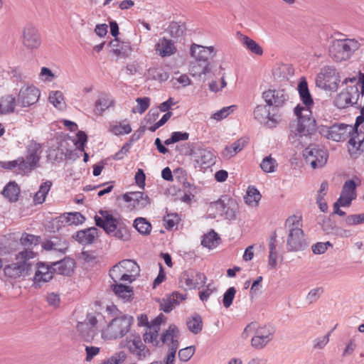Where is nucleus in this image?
I'll use <instances>...</instances> for the list:
<instances>
[{"label": "nucleus", "mask_w": 364, "mask_h": 364, "mask_svg": "<svg viewBox=\"0 0 364 364\" xmlns=\"http://www.w3.org/2000/svg\"><path fill=\"white\" fill-rule=\"evenodd\" d=\"M112 100H110L107 95H102L95 102V109L101 114L105 109L112 106Z\"/></svg>", "instance_id": "8fccbe9b"}, {"label": "nucleus", "mask_w": 364, "mask_h": 364, "mask_svg": "<svg viewBox=\"0 0 364 364\" xmlns=\"http://www.w3.org/2000/svg\"><path fill=\"white\" fill-rule=\"evenodd\" d=\"M134 226L140 234L144 235H149L151 230V223L144 218H136L134 221Z\"/></svg>", "instance_id": "a18cd8bd"}, {"label": "nucleus", "mask_w": 364, "mask_h": 364, "mask_svg": "<svg viewBox=\"0 0 364 364\" xmlns=\"http://www.w3.org/2000/svg\"><path fill=\"white\" fill-rule=\"evenodd\" d=\"M112 289L114 293L124 301H129L134 294L132 288L117 282L112 285Z\"/></svg>", "instance_id": "2f4dec72"}, {"label": "nucleus", "mask_w": 364, "mask_h": 364, "mask_svg": "<svg viewBox=\"0 0 364 364\" xmlns=\"http://www.w3.org/2000/svg\"><path fill=\"white\" fill-rule=\"evenodd\" d=\"M303 156L307 164H310L313 168H321L327 162L328 154L323 147L310 144L303 151Z\"/></svg>", "instance_id": "9b49d317"}, {"label": "nucleus", "mask_w": 364, "mask_h": 364, "mask_svg": "<svg viewBox=\"0 0 364 364\" xmlns=\"http://www.w3.org/2000/svg\"><path fill=\"white\" fill-rule=\"evenodd\" d=\"M75 260L73 259L65 257L58 262H52L54 273L69 276L75 267Z\"/></svg>", "instance_id": "bb28decb"}, {"label": "nucleus", "mask_w": 364, "mask_h": 364, "mask_svg": "<svg viewBox=\"0 0 364 364\" xmlns=\"http://www.w3.org/2000/svg\"><path fill=\"white\" fill-rule=\"evenodd\" d=\"M77 328L81 338L87 342L92 341L96 334L95 329L90 328L86 323H79Z\"/></svg>", "instance_id": "58836bf2"}, {"label": "nucleus", "mask_w": 364, "mask_h": 364, "mask_svg": "<svg viewBox=\"0 0 364 364\" xmlns=\"http://www.w3.org/2000/svg\"><path fill=\"white\" fill-rule=\"evenodd\" d=\"M188 328L194 334L199 333L203 328V321L201 316L198 314H194L186 322Z\"/></svg>", "instance_id": "79ce46f5"}, {"label": "nucleus", "mask_w": 364, "mask_h": 364, "mask_svg": "<svg viewBox=\"0 0 364 364\" xmlns=\"http://www.w3.org/2000/svg\"><path fill=\"white\" fill-rule=\"evenodd\" d=\"M186 299V294H181L178 292H173L172 294L167 296L163 299L161 303V309L166 313H168L173 310V309L178 305L180 301H183Z\"/></svg>", "instance_id": "cd10ccee"}, {"label": "nucleus", "mask_w": 364, "mask_h": 364, "mask_svg": "<svg viewBox=\"0 0 364 364\" xmlns=\"http://www.w3.org/2000/svg\"><path fill=\"white\" fill-rule=\"evenodd\" d=\"M119 263V267L122 268V272L128 274V282H132L139 274V267L136 262L132 259H124Z\"/></svg>", "instance_id": "c756f323"}, {"label": "nucleus", "mask_w": 364, "mask_h": 364, "mask_svg": "<svg viewBox=\"0 0 364 364\" xmlns=\"http://www.w3.org/2000/svg\"><path fill=\"white\" fill-rule=\"evenodd\" d=\"M51 186L52 182L50 181H47L41 184L38 191L35 193L33 198L35 205L44 203Z\"/></svg>", "instance_id": "e433bc0d"}, {"label": "nucleus", "mask_w": 364, "mask_h": 364, "mask_svg": "<svg viewBox=\"0 0 364 364\" xmlns=\"http://www.w3.org/2000/svg\"><path fill=\"white\" fill-rule=\"evenodd\" d=\"M109 131L115 135H124L132 132L129 123L124 120L123 122H114L110 124Z\"/></svg>", "instance_id": "c9c22d12"}, {"label": "nucleus", "mask_w": 364, "mask_h": 364, "mask_svg": "<svg viewBox=\"0 0 364 364\" xmlns=\"http://www.w3.org/2000/svg\"><path fill=\"white\" fill-rule=\"evenodd\" d=\"M190 154L200 168H208L215 164L213 153L206 149L202 143L192 144L190 148Z\"/></svg>", "instance_id": "f8f14e48"}, {"label": "nucleus", "mask_w": 364, "mask_h": 364, "mask_svg": "<svg viewBox=\"0 0 364 364\" xmlns=\"http://www.w3.org/2000/svg\"><path fill=\"white\" fill-rule=\"evenodd\" d=\"M217 213L223 216L225 219L232 220L236 218V213L238 210L237 203L232 199L225 200L220 199L213 204Z\"/></svg>", "instance_id": "dca6fc26"}, {"label": "nucleus", "mask_w": 364, "mask_h": 364, "mask_svg": "<svg viewBox=\"0 0 364 364\" xmlns=\"http://www.w3.org/2000/svg\"><path fill=\"white\" fill-rule=\"evenodd\" d=\"M98 237V230L95 227L79 230L73 236L76 241L83 245L92 244Z\"/></svg>", "instance_id": "393cba45"}, {"label": "nucleus", "mask_w": 364, "mask_h": 364, "mask_svg": "<svg viewBox=\"0 0 364 364\" xmlns=\"http://www.w3.org/2000/svg\"><path fill=\"white\" fill-rule=\"evenodd\" d=\"M357 186L358 185L355 183V182L352 179H349L345 181L341 190L340 197L338 198L339 203L341 201H343V205H350L352 201L357 197Z\"/></svg>", "instance_id": "5701e85b"}, {"label": "nucleus", "mask_w": 364, "mask_h": 364, "mask_svg": "<svg viewBox=\"0 0 364 364\" xmlns=\"http://www.w3.org/2000/svg\"><path fill=\"white\" fill-rule=\"evenodd\" d=\"M235 107L236 106L235 105L225 107L222 108L220 110L215 112L212 115V118L217 121L222 120L226 118L230 113H232L235 110Z\"/></svg>", "instance_id": "4d7b16f0"}, {"label": "nucleus", "mask_w": 364, "mask_h": 364, "mask_svg": "<svg viewBox=\"0 0 364 364\" xmlns=\"http://www.w3.org/2000/svg\"><path fill=\"white\" fill-rule=\"evenodd\" d=\"M220 240V238L218 235L215 231L212 230L208 234L204 235L201 241V245L203 247L213 249L219 244Z\"/></svg>", "instance_id": "c03bdc74"}, {"label": "nucleus", "mask_w": 364, "mask_h": 364, "mask_svg": "<svg viewBox=\"0 0 364 364\" xmlns=\"http://www.w3.org/2000/svg\"><path fill=\"white\" fill-rule=\"evenodd\" d=\"M261 194L259 191L254 186H249L245 197V203L252 207L258 205L261 199Z\"/></svg>", "instance_id": "a19ab883"}, {"label": "nucleus", "mask_w": 364, "mask_h": 364, "mask_svg": "<svg viewBox=\"0 0 364 364\" xmlns=\"http://www.w3.org/2000/svg\"><path fill=\"white\" fill-rule=\"evenodd\" d=\"M50 102L56 108L61 109L63 108L65 102L63 95L60 91H51L49 94Z\"/></svg>", "instance_id": "09e8293b"}, {"label": "nucleus", "mask_w": 364, "mask_h": 364, "mask_svg": "<svg viewBox=\"0 0 364 364\" xmlns=\"http://www.w3.org/2000/svg\"><path fill=\"white\" fill-rule=\"evenodd\" d=\"M155 50L163 58L171 56L175 54L177 50L174 42L166 37L159 39V42L155 45Z\"/></svg>", "instance_id": "a878e982"}, {"label": "nucleus", "mask_w": 364, "mask_h": 364, "mask_svg": "<svg viewBox=\"0 0 364 364\" xmlns=\"http://www.w3.org/2000/svg\"><path fill=\"white\" fill-rule=\"evenodd\" d=\"M41 146L35 141H31L27 147L26 159L18 157L16 160L2 162V167L9 170H14L19 174H27L37 167L40 161Z\"/></svg>", "instance_id": "20e7f679"}, {"label": "nucleus", "mask_w": 364, "mask_h": 364, "mask_svg": "<svg viewBox=\"0 0 364 364\" xmlns=\"http://www.w3.org/2000/svg\"><path fill=\"white\" fill-rule=\"evenodd\" d=\"M100 215L95 216V224L102 228L105 232L112 237L121 240H128L129 234L128 229L119 218L114 217L109 211L100 210Z\"/></svg>", "instance_id": "39448f33"}, {"label": "nucleus", "mask_w": 364, "mask_h": 364, "mask_svg": "<svg viewBox=\"0 0 364 364\" xmlns=\"http://www.w3.org/2000/svg\"><path fill=\"white\" fill-rule=\"evenodd\" d=\"M109 276L114 283H117L118 281L127 282L129 279L128 274H126L122 272V268L119 267V263L113 266L109 270Z\"/></svg>", "instance_id": "de8ad7c7"}, {"label": "nucleus", "mask_w": 364, "mask_h": 364, "mask_svg": "<svg viewBox=\"0 0 364 364\" xmlns=\"http://www.w3.org/2000/svg\"><path fill=\"white\" fill-rule=\"evenodd\" d=\"M16 100L15 97L13 95H6L1 99V104L3 105L4 109L6 114L11 113L14 111Z\"/></svg>", "instance_id": "603ef678"}, {"label": "nucleus", "mask_w": 364, "mask_h": 364, "mask_svg": "<svg viewBox=\"0 0 364 364\" xmlns=\"http://www.w3.org/2000/svg\"><path fill=\"white\" fill-rule=\"evenodd\" d=\"M193 274V270H187L182 272L179 277L180 287L189 289L197 288V282H194Z\"/></svg>", "instance_id": "473e14b6"}, {"label": "nucleus", "mask_w": 364, "mask_h": 364, "mask_svg": "<svg viewBox=\"0 0 364 364\" xmlns=\"http://www.w3.org/2000/svg\"><path fill=\"white\" fill-rule=\"evenodd\" d=\"M259 166L264 173H273L276 171L278 164L276 159L269 155L262 159Z\"/></svg>", "instance_id": "49530a36"}, {"label": "nucleus", "mask_w": 364, "mask_h": 364, "mask_svg": "<svg viewBox=\"0 0 364 364\" xmlns=\"http://www.w3.org/2000/svg\"><path fill=\"white\" fill-rule=\"evenodd\" d=\"M123 199L127 203L132 202L131 205L136 210L144 209L151 203L148 195L141 191L127 193L123 195Z\"/></svg>", "instance_id": "6ab92c4d"}, {"label": "nucleus", "mask_w": 364, "mask_h": 364, "mask_svg": "<svg viewBox=\"0 0 364 364\" xmlns=\"http://www.w3.org/2000/svg\"><path fill=\"white\" fill-rule=\"evenodd\" d=\"M132 52V49L129 45L122 43L119 48H114V53L116 55L127 58L129 55Z\"/></svg>", "instance_id": "0e129e2a"}, {"label": "nucleus", "mask_w": 364, "mask_h": 364, "mask_svg": "<svg viewBox=\"0 0 364 364\" xmlns=\"http://www.w3.org/2000/svg\"><path fill=\"white\" fill-rule=\"evenodd\" d=\"M40 97L39 90L33 85H25L18 92V103L23 107L36 103Z\"/></svg>", "instance_id": "f3484780"}, {"label": "nucleus", "mask_w": 364, "mask_h": 364, "mask_svg": "<svg viewBox=\"0 0 364 364\" xmlns=\"http://www.w3.org/2000/svg\"><path fill=\"white\" fill-rule=\"evenodd\" d=\"M21 41L23 46L31 50L38 48L41 44L40 33L33 25H27L23 28Z\"/></svg>", "instance_id": "2eb2a0df"}, {"label": "nucleus", "mask_w": 364, "mask_h": 364, "mask_svg": "<svg viewBox=\"0 0 364 364\" xmlns=\"http://www.w3.org/2000/svg\"><path fill=\"white\" fill-rule=\"evenodd\" d=\"M328 246H332L330 242H317L312 245L311 249L314 254H323L328 248Z\"/></svg>", "instance_id": "338daca9"}, {"label": "nucleus", "mask_w": 364, "mask_h": 364, "mask_svg": "<svg viewBox=\"0 0 364 364\" xmlns=\"http://www.w3.org/2000/svg\"><path fill=\"white\" fill-rule=\"evenodd\" d=\"M359 79L357 80L355 77H351V78H346L345 80H344V83H346V85L350 82L351 83V85H357V87H358V86H360V93L361 94V97H363L364 95V73H359Z\"/></svg>", "instance_id": "052dcab7"}, {"label": "nucleus", "mask_w": 364, "mask_h": 364, "mask_svg": "<svg viewBox=\"0 0 364 364\" xmlns=\"http://www.w3.org/2000/svg\"><path fill=\"white\" fill-rule=\"evenodd\" d=\"M41 242V237L24 232L20 238L21 244L26 247L24 250H32V248L38 245Z\"/></svg>", "instance_id": "4c0bfd02"}, {"label": "nucleus", "mask_w": 364, "mask_h": 364, "mask_svg": "<svg viewBox=\"0 0 364 364\" xmlns=\"http://www.w3.org/2000/svg\"><path fill=\"white\" fill-rule=\"evenodd\" d=\"M254 117L260 123H264L267 127L272 128L277 124L274 114H271L269 108L266 105H258L254 110Z\"/></svg>", "instance_id": "412c9836"}, {"label": "nucleus", "mask_w": 364, "mask_h": 364, "mask_svg": "<svg viewBox=\"0 0 364 364\" xmlns=\"http://www.w3.org/2000/svg\"><path fill=\"white\" fill-rule=\"evenodd\" d=\"M164 316L162 314L158 316L151 324L147 327V330L143 335L145 343H151L154 346L159 347L166 345L169 348L177 350L179 346V331L176 326L170 325L168 328L164 331L160 337L159 331Z\"/></svg>", "instance_id": "f03ea898"}, {"label": "nucleus", "mask_w": 364, "mask_h": 364, "mask_svg": "<svg viewBox=\"0 0 364 364\" xmlns=\"http://www.w3.org/2000/svg\"><path fill=\"white\" fill-rule=\"evenodd\" d=\"M195 353V347L193 346L179 350L178 356L181 362H188Z\"/></svg>", "instance_id": "6e6d98bb"}, {"label": "nucleus", "mask_w": 364, "mask_h": 364, "mask_svg": "<svg viewBox=\"0 0 364 364\" xmlns=\"http://www.w3.org/2000/svg\"><path fill=\"white\" fill-rule=\"evenodd\" d=\"M210 72V63H203L198 60H195L191 62L189 73L193 76L200 77L201 75H206Z\"/></svg>", "instance_id": "72a5a7b5"}, {"label": "nucleus", "mask_w": 364, "mask_h": 364, "mask_svg": "<svg viewBox=\"0 0 364 364\" xmlns=\"http://www.w3.org/2000/svg\"><path fill=\"white\" fill-rule=\"evenodd\" d=\"M186 26L183 22L172 21L167 28V32L175 39H181L186 32Z\"/></svg>", "instance_id": "7c9ffc66"}, {"label": "nucleus", "mask_w": 364, "mask_h": 364, "mask_svg": "<svg viewBox=\"0 0 364 364\" xmlns=\"http://www.w3.org/2000/svg\"><path fill=\"white\" fill-rule=\"evenodd\" d=\"M133 321L134 318L128 315L113 318L105 332L106 337L109 339L122 338L129 332Z\"/></svg>", "instance_id": "9d476101"}, {"label": "nucleus", "mask_w": 364, "mask_h": 364, "mask_svg": "<svg viewBox=\"0 0 364 364\" xmlns=\"http://www.w3.org/2000/svg\"><path fill=\"white\" fill-rule=\"evenodd\" d=\"M262 97L269 106L281 107L288 100V95L284 90H269L263 92Z\"/></svg>", "instance_id": "aec40b11"}, {"label": "nucleus", "mask_w": 364, "mask_h": 364, "mask_svg": "<svg viewBox=\"0 0 364 364\" xmlns=\"http://www.w3.org/2000/svg\"><path fill=\"white\" fill-rule=\"evenodd\" d=\"M2 194L10 202H16L18 199L20 188L16 182H9L3 189Z\"/></svg>", "instance_id": "f704fd0d"}, {"label": "nucleus", "mask_w": 364, "mask_h": 364, "mask_svg": "<svg viewBox=\"0 0 364 364\" xmlns=\"http://www.w3.org/2000/svg\"><path fill=\"white\" fill-rule=\"evenodd\" d=\"M36 253L31 250H23L16 255V262L5 266L4 271L6 277L16 279L21 276H28L31 274L33 262L31 259L36 257Z\"/></svg>", "instance_id": "0eeeda50"}, {"label": "nucleus", "mask_w": 364, "mask_h": 364, "mask_svg": "<svg viewBox=\"0 0 364 364\" xmlns=\"http://www.w3.org/2000/svg\"><path fill=\"white\" fill-rule=\"evenodd\" d=\"M60 218L62 219V223H65L69 225H77L82 224L85 220V218L79 212L65 213L60 216Z\"/></svg>", "instance_id": "ea45409f"}, {"label": "nucleus", "mask_w": 364, "mask_h": 364, "mask_svg": "<svg viewBox=\"0 0 364 364\" xmlns=\"http://www.w3.org/2000/svg\"><path fill=\"white\" fill-rule=\"evenodd\" d=\"M360 95L357 85H348L337 95L334 100V105L339 109H344L357 105Z\"/></svg>", "instance_id": "4468645a"}, {"label": "nucleus", "mask_w": 364, "mask_h": 364, "mask_svg": "<svg viewBox=\"0 0 364 364\" xmlns=\"http://www.w3.org/2000/svg\"><path fill=\"white\" fill-rule=\"evenodd\" d=\"M330 335H331V332H328L326 335H325L322 337L316 338L314 341V348L315 349L323 348L329 341Z\"/></svg>", "instance_id": "69168bd1"}, {"label": "nucleus", "mask_w": 364, "mask_h": 364, "mask_svg": "<svg viewBox=\"0 0 364 364\" xmlns=\"http://www.w3.org/2000/svg\"><path fill=\"white\" fill-rule=\"evenodd\" d=\"M120 346L126 348L139 360H143L150 355V350L142 343L139 336L132 335L120 343Z\"/></svg>", "instance_id": "ddd939ff"}, {"label": "nucleus", "mask_w": 364, "mask_h": 364, "mask_svg": "<svg viewBox=\"0 0 364 364\" xmlns=\"http://www.w3.org/2000/svg\"><path fill=\"white\" fill-rule=\"evenodd\" d=\"M35 266L36 272L33 277V283L40 285L41 283L49 282L52 279L54 272L52 264L46 262H37Z\"/></svg>", "instance_id": "a211bd4d"}, {"label": "nucleus", "mask_w": 364, "mask_h": 364, "mask_svg": "<svg viewBox=\"0 0 364 364\" xmlns=\"http://www.w3.org/2000/svg\"><path fill=\"white\" fill-rule=\"evenodd\" d=\"M127 353L124 351H119L113 354L107 360H105L101 364H121L127 359Z\"/></svg>", "instance_id": "864d4df0"}, {"label": "nucleus", "mask_w": 364, "mask_h": 364, "mask_svg": "<svg viewBox=\"0 0 364 364\" xmlns=\"http://www.w3.org/2000/svg\"><path fill=\"white\" fill-rule=\"evenodd\" d=\"M300 99L305 105L304 108L310 109L314 104V100L310 94L308 84L304 77L301 78L297 87Z\"/></svg>", "instance_id": "c85d7f7f"}, {"label": "nucleus", "mask_w": 364, "mask_h": 364, "mask_svg": "<svg viewBox=\"0 0 364 364\" xmlns=\"http://www.w3.org/2000/svg\"><path fill=\"white\" fill-rule=\"evenodd\" d=\"M248 143V139L247 138H240L234 143H232L230 146L232 148L233 152L236 154L241 151L245 146Z\"/></svg>", "instance_id": "774afa93"}, {"label": "nucleus", "mask_w": 364, "mask_h": 364, "mask_svg": "<svg viewBox=\"0 0 364 364\" xmlns=\"http://www.w3.org/2000/svg\"><path fill=\"white\" fill-rule=\"evenodd\" d=\"M188 137L189 134L188 132H174L171 134L170 138L164 141V144L168 146L180 141H186L188 139Z\"/></svg>", "instance_id": "3c124183"}, {"label": "nucleus", "mask_w": 364, "mask_h": 364, "mask_svg": "<svg viewBox=\"0 0 364 364\" xmlns=\"http://www.w3.org/2000/svg\"><path fill=\"white\" fill-rule=\"evenodd\" d=\"M69 247L68 242L62 237H53L42 243V247L47 251L58 252L64 254Z\"/></svg>", "instance_id": "b1692460"}, {"label": "nucleus", "mask_w": 364, "mask_h": 364, "mask_svg": "<svg viewBox=\"0 0 364 364\" xmlns=\"http://www.w3.org/2000/svg\"><path fill=\"white\" fill-rule=\"evenodd\" d=\"M321 132L328 139L335 141H345L348 138V151L352 158L356 159L364 151V131L359 126L335 124L323 128Z\"/></svg>", "instance_id": "f257e3e1"}, {"label": "nucleus", "mask_w": 364, "mask_h": 364, "mask_svg": "<svg viewBox=\"0 0 364 364\" xmlns=\"http://www.w3.org/2000/svg\"><path fill=\"white\" fill-rule=\"evenodd\" d=\"M255 331V336L252 338L251 345L255 349L264 348L272 339L274 329L269 325L257 326L256 323L247 325L242 333V336L246 338L248 332Z\"/></svg>", "instance_id": "6e6552de"}, {"label": "nucleus", "mask_w": 364, "mask_h": 364, "mask_svg": "<svg viewBox=\"0 0 364 364\" xmlns=\"http://www.w3.org/2000/svg\"><path fill=\"white\" fill-rule=\"evenodd\" d=\"M288 235L287 240V249L289 252H299L306 249L309 242L302 230L301 217L292 215L285 221Z\"/></svg>", "instance_id": "423d86ee"}, {"label": "nucleus", "mask_w": 364, "mask_h": 364, "mask_svg": "<svg viewBox=\"0 0 364 364\" xmlns=\"http://www.w3.org/2000/svg\"><path fill=\"white\" fill-rule=\"evenodd\" d=\"M323 230L328 234L339 235L341 236L347 235V230H342L336 225L331 224L330 221L324 222Z\"/></svg>", "instance_id": "5fc2aeb1"}, {"label": "nucleus", "mask_w": 364, "mask_h": 364, "mask_svg": "<svg viewBox=\"0 0 364 364\" xmlns=\"http://www.w3.org/2000/svg\"><path fill=\"white\" fill-rule=\"evenodd\" d=\"M358 48V43L354 39H336L329 48L331 57L337 62L348 60Z\"/></svg>", "instance_id": "1a4fd4ad"}, {"label": "nucleus", "mask_w": 364, "mask_h": 364, "mask_svg": "<svg viewBox=\"0 0 364 364\" xmlns=\"http://www.w3.org/2000/svg\"><path fill=\"white\" fill-rule=\"evenodd\" d=\"M190 53L195 60L204 63H209L208 59L213 57L214 48L213 46L205 47L196 43H193L190 48Z\"/></svg>", "instance_id": "4be33fe9"}, {"label": "nucleus", "mask_w": 364, "mask_h": 364, "mask_svg": "<svg viewBox=\"0 0 364 364\" xmlns=\"http://www.w3.org/2000/svg\"><path fill=\"white\" fill-rule=\"evenodd\" d=\"M178 220L179 217L178 214H167V215L164 218L166 229H172L178 223Z\"/></svg>", "instance_id": "e2e57ef3"}, {"label": "nucleus", "mask_w": 364, "mask_h": 364, "mask_svg": "<svg viewBox=\"0 0 364 364\" xmlns=\"http://www.w3.org/2000/svg\"><path fill=\"white\" fill-rule=\"evenodd\" d=\"M236 294V289L235 287H230L227 289L223 295V304L225 308H229L235 298Z\"/></svg>", "instance_id": "bf43d9fd"}, {"label": "nucleus", "mask_w": 364, "mask_h": 364, "mask_svg": "<svg viewBox=\"0 0 364 364\" xmlns=\"http://www.w3.org/2000/svg\"><path fill=\"white\" fill-rule=\"evenodd\" d=\"M240 40L242 44L252 53L259 55L262 54V48L254 40L244 35H241Z\"/></svg>", "instance_id": "37998d69"}, {"label": "nucleus", "mask_w": 364, "mask_h": 364, "mask_svg": "<svg viewBox=\"0 0 364 364\" xmlns=\"http://www.w3.org/2000/svg\"><path fill=\"white\" fill-rule=\"evenodd\" d=\"M323 292V289L322 287L313 289L308 293L306 300L309 304L314 303L320 298Z\"/></svg>", "instance_id": "680f3d73"}, {"label": "nucleus", "mask_w": 364, "mask_h": 364, "mask_svg": "<svg viewBox=\"0 0 364 364\" xmlns=\"http://www.w3.org/2000/svg\"><path fill=\"white\" fill-rule=\"evenodd\" d=\"M136 102H137L136 110L134 109L133 112H137L139 114H143L149 107L150 98L147 97H138L136 98Z\"/></svg>", "instance_id": "13d9d810"}, {"label": "nucleus", "mask_w": 364, "mask_h": 364, "mask_svg": "<svg viewBox=\"0 0 364 364\" xmlns=\"http://www.w3.org/2000/svg\"><path fill=\"white\" fill-rule=\"evenodd\" d=\"M294 112L297 121L289 124V139L291 143H294L297 139L313 134L316 129V120L311 117L310 109L298 105L294 107Z\"/></svg>", "instance_id": "7ed1b4c3"}]
</instances>
